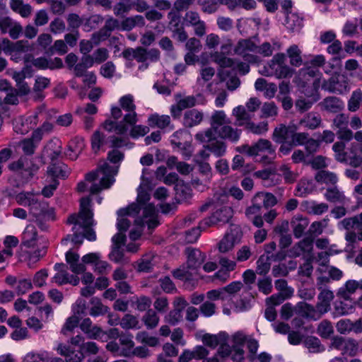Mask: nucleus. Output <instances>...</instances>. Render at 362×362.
Segmentation results:
<instances>
[{"label":"nucleus","instance_id":"41","mask_svg":"<svg viewBox=\"0 0 362 362\" xmlns=\"http://www.w3.org/2000/svg\"><path fill=\"white\" fill-rule=\"evenodd\" d=\"M222 334L218 335L210 334L208 333L199 332L197 334V339L202 341L205 345L210 347H216L220 342L219 339Z\"/></svg>","mask_w":362,"mask_h":362},{"label":"nucleus","instance_id":"34","mask_svg":"<svg viewBox=\"0 0 362 362\" xmlns=\"http://www.w3.org/2000/svg\"><path fill=\"white\" fill-rule=\"evenodd\" d=\"M333 298L334 293L332 291L327 289L322 291L319 295L320 303L317 305L318 310L322 313H327L329 309L330 303Z\"/></svg>","mask_w":362,"mask_h":362},{"label":"nucleus","instance_id":"39","mask_svg":"<svg viewBox=\"0 0 362 362\" xmlns=\"http://www.w3.org/2000/svg\"><path fill=\"white\" fill-rule=\"evenodd\" d=\"M37 240V230L34 226L28 225L23 233V243L28 247H33Z\"/></svg>","mask_w":362,"mask_h":362},{"label":"nucleus","instance_id":"6","mask_svg":"<svg viewBox=\"0 0 362 362\" xmlns=\"http://www.w3.org/2000/svg\"><path fill=\"white\" fill-rule=\"evenodd\" d=\"M93 212L90 209V199L89 197H83L80 201V211L78 215H71L68 222L74 224V235L71 241L75 244H81L83 238L89 241H95L96 235L94 230L89 228L93 225Z\"/></svg>","mask_w":362,"mask_h":362},{"label":"nucleus","instance_id":"22","mask_svg":"<svg viewBox=\"0 0 362 362\" xmlns=\"http://www.w3.org/2000/svg\"><path fill=\"white\" fill-rule=\"evenodd\" d=\"M358 289L362 290V279L359 281L350 279L345 282L343 286L339 288L337 296L344 300H351V296Z\"/></svg>","mask_w":362,"mask_h":362},{"label":"nucleus","instance_id":"55","mask_svg":"<svg viewBox=\"0 0 362 362\" xmlns=\"http://www.w3.org/2000/svg\"><path fill=\"white\" fill-rule=\"evenodd\" d=\"M294 234L299 238L302 235L303 231L308 226V221L306 218H296L292 221Z\"/></svg>","mask_w":362,"mask_h":362},{"label":"nucleus","instance_id":"53","mask_svg":"<svg viewBox=\"0 0 362 362\" xmlns=\"http://www.w3.org/2000/svg\"><path fill=\"white\" fill-rule=\"evenodd\" d=\"M246 129L250 132L256 134H263L268 130V124L266 122H262L258 124H255L250 120L245 125Z\"/></svg>","mask_w":362,"mask_h":362},{"label":"nucleus","instance_id":"63","mask_svg":"<svg viewBox=\"0 0 362 362\" xmlns=\"http://www.w3.org/2000/svg\"><path fill=\"white\" fill-rule=\"evenodd\" d=\"M80 317L72 313L71 316L67 318L62 328V332L66 334L68 332L72 331L76 327L79 322Z\"/></svg>","mask_w":362,"mask_h":362},{"label":"nucleus","instance_id":"47","mask_svg":"<svg viewBox=\"0 0 362 362\" xmlns=\"http://www.w3.org/2000/svg\"><path fill=\"white\" fill-rule=\"evenodd\" d=\"M254 202L261 205V202H263V205L265 207L272 206L276 204V199L275 197L269 193H257L254 197Z\"/></svg>","mask_w":362,"mask_h":362},{"label":"nucleus","instance_id":"32","mask_svg":"<svg viewBox=\"0 0 362 362\" xmlns=\"http://www.w3.org/2000/svg\"><path fill=\"white\" fill-rule=\"evenodd\" d=\"M257 46L255 42L251 40H244L238 42L235 48V52L238 54L243 55V57H247V60L251 62L249 52H255Z\"/></svg>","mask_w":362,"mask_h":362},{"label":"nucleus","instance_id":"1","mask_svg":"<svg viewBox=\"0 0 362 362\" xmlns=\"http://www.w3.org/2000/svg\"><path fill=\"white\" fill-rule=\"evenodd\" d=\"M151 173L144 168L137 189L136 203L117 211V226L119 233L130 228L131 243L126 245V251L130 253L136 252L139 248V244L136 241L141 236L144 224L146 223L148 228H153L158 225L155 207L151 204L146 203L150 199L148 191L151 188Z\"/></svg>","mask_w":362,"mask_h":362},{"label":"nucleus","instance_id":"9","mask_svg":"<svg viewBox=\"0 0 362 362\" xmlns=\"http://www.w3.org/2000/svg\"><path fill=\"white\" fill-rule=\"evenodd\" d=\"M285 62L286 55L284 54H276L267 65L259 69V72L262 75L274 76L278 78L291 77L293 71L285 64Z\"/></svg>","mask_w":362,"mask_h":362},{"label":"nucleus","instance_id":"45","mask_svg":"<svg viewBox=\"0 0 362 362\" xmlns=\"http://www.w3.org/2000/svg\"><path fill=\"white\" fill-rule=\"evenodd\" d=\"M47 173L52 178H64L68 176L69 170L65 165H53L49 168Z\"/></svg>","mask_w":362,"mask_h":362},{"label":"nucleus","instance_id":"23","mask_svg":"<svg viewBox=\"0 0 362 362\" xmlns=\"http://www.w3.org/2000/svg\"><path fill=\"white\" fill-rule=\"evenodd\" d=\"M205 45L209 49H215L220 45L221 54L216 52L220 57H223V54L229 52L231 49L230 42L228 41L226 43L221 44L219 37L214 33L209 34L206 36Z\"/></svg>","mask_w":362,"mask_h":362},{"label":"nucleus","instance_id":"33","mask_svg":"<svg viewBox=\"0 0 362 362\" xmlns=\"http://www.w3.org/2000/svg\"><path fill=\"white\" fill-rule=\"evenodd\" d=\"M356 303L351 299L349 300L337 302L334 305V315L341 316L352 313L355 309Z\"/></svg>","mask_w":362,"mask_h":362},{"label":"nucleus","instance_id":"4","mask_svg":"<svg viewBox=\"0 0 362 362\" xmlns=\"http://www.w3.org/2000/svg\"><path fill=\"white\" fill-rule=\"evenodd\" d=\"M79 255L73 251H68L66 253V261L69 267V269L74 274H70L65 269V265L63 264H56L54 269L57 273L54 276V281L62 285L70 284L76 286L79 284L80 279L77 276L80 273L86 271V265H91L93 269L97 265L98 262L102 258L100 252H90L83 255L81 258V262H79Z\"/></svg>","mask_w":362,"mask_h":362},{"label":"nucleus","instance_id":"10","mask_svg":"<svg viewBox=\"0 0 362 362\" xmlns=\"http://www.w3.org/2000/svg\"><path fill=\"white\" fill-rule=\"evenodd\" d=\"M296 130L297 127L294 124H290L288 127L280 125L274 129L273 139L279 141L290 139L293 146L305 145L308 139V134L297 133Z\"/></svg>","mask_w":362,"mask_h":362},{"label":"nucleus","instance_id":"46","mask_svg":"<svg viewBox=\"0 0 362 362\" xmlns=\"http://www.w3.org/2000/svg\"><path fill=\"white\" fill-rule=\"evenodd\" d=\"M35 217H42L47 221L54 219V210L53 208L49 207L47 202H42L38 207V214L34 215Z\"/></svg>","mask_w":362,"mask_h":362},{"label":"nucleus","instance_id":"59","mask_svg":"<svg viewBox=\"0 0 362 362\" xmlns=\"http://www.w3.org/2000/svg\"><path fill=\"white\" fill-rule=\"evenodd\" d=\"M257 273L260 275L267 274L271 264L267 256H261L257 262Z\"/></svg>","mask_w":362,"mask_h":362},{"label":"nucleus","instance_id":"12","mask_svg":"<svg viewBox=\"0 0 362 362\" xmlns=\"http://www.w3.org/2000/svg\"><path fill=\"white\" fill-rule=\"evenodd\" d=\"M170 141L172 144L182 151L185 156L189 157L192 155L193 152V148L191 144L192 136L188 132L185 130L176 132L171 136Z\"/></svg>","mask_w":362,"mask_h":362},{"label":"nucleus","instance_id":"3","mask_svg":"<svg viewBox=\"0 0 362 362\" xmlns=\"http://www.w3.org/2000/svg\"><path fill=\"white\" fill-rule=\"evenodd\" d=\"M118 102L121 107L117 105L110 106V119H106L101 124V128L109 132L123 134L127 132L129 125L137 122V114L132 95H124L119 98Z\"/></svg>","mask_w":362,"mask_h":362},{"label":"nucleus","instance_id":"26","mask_svg":"<svg viewBox=\"0 0 362 362\" xmlns=\"http://www.w3.org/2000/svg\"><path fill=\"white\" fill-rule=\"evenodd\" d=\"M346 124L347 118L344 115H337L334 120V125L339 129V139L349 141L352 138V132L347 129Z\"/></svg>","mask_w":362,"mask_h":362},{"label":"nucleus","instance_id":"48","mask_svg":"<svg viewBox=\"0 0 362 362\" xmlns=\"http://www.w3.org/2000/svg\"><path fill=\"white\" fill-rule=\"evenodd\" d=\"M286 27L291 31H298L302 27V21L294 13H289L286 16Z\"/></svg>","mask_w":362,"mask_h":362},{"label":"nucleus","instance_id":"24","mask_svg":"<svg viewBox=\"0 0 362 362\" xmlns=\"http://www.w3.org/2000/svg\"><path fill=\"white\" fill-rule=\"evenodd\" d=\"M36 125L37 117L35 115L27 118L19 117L16 119L13 122L14 130L22 134L28 133L30 129H33Z\"/></svg>","mask_w":362,"mask_h":362},{"label":"nucleus","instance_id":"58","mask_svg":"<svg viewBox=\"0 0 362 362\" xmlns=\"http://www.w3.org/2000/svg\"><path fill=\"white\" fill-rule=\"evenodd\" d=\"M119 341L122 346V353L124 355H129L132 353L134 343L132 338L130 336H122L119 338Z\"/></svg>","mask_w":362,"mask_h":362},{"label":"nucleus","instance_id":"42","mask_svg":"<svg viewBox=\"0 0 362 362\" xmlns=\"http://www.w3.org/2000/svg\"><path fill=\"white\" fill-rule=\"evenodd\" d=\"M287 55L290 59V64L294 66H299L302 63L301 51L296 45L289 47L286 50Z\"/></svg>","mask_w":362,"mask_h":362},{"label":"nucleus","instance_id":"40","mask_svg":"<svg viewBox=\"0 0 362 362\" xmlns=\"http://www.w3.org/2000/svg\"><path fill=\"white\" fill-rule=\"evenodd\" d=\"M175 304L176 306V310L170 313V314L166 317V321L173 325L175 324L181 318L180 312L177 310L184 308L187 303L183 298H178L175 300Z\"/></svg>","mask_w":362,"mask_h":362},{"label":"nucleus","instance_id":"16","mask_svg":"<svg viewBox=\"0 0 362 362\" xmlns=\"http://www.w3.org/2000/svg\"><path fill=\"white\" fill-rule=\"evenodd\" d=\"M322 87L329 92L345 93L350 89L349 81L344 75L333 76L329 81H323Z\"/></svg>","mask_w":362,"mask_h":362},{"label":"nucleus","instance_id":"30","mask_svg":"<svg viewBox=\"0 0 362 362\" xmlns=\"http://www.w3.org/2000/svg\"><path fill=\"white\" fill-rule=\"evenodd\" d=\"M81 329L88 334L90 338H102L105 334L96 326L92 325V322L89 318H85L80 324Z\"/></svg>","mask_w":362,"mask_h":362},{"label":"nucleus","instance_id":"38","mask_svg":"<svg viewBox=\"0 0 362 362\" xmlns=\"http://www.w3.org/2000/svg\"><path fill=\"white\" fill-rule=\"evenodd\" d=\"M324 108L332 112H337L343 109L344 104L339 98L329 97L324 100L322 103Z\"/></svg>","mask_w":362,"mask_h":362},{"label":"nucleus","instance_id":"28","mask_svg":"<svg viewBox=\"0 0 362 362\" xmlns=\"http://www.w3.org/2000/svg\"><path fill=\"white\" fill-rule=\"evenodd\" d=\"M255 89L264 92L266 98H272L276 92V86L272 83H267L264 78H258L255 83Z\"/></svg>","mask_w":362,"mask_h":362},{"label":"nucleus","instance_id":"56","mask_svg":"<svg viewBox=\"0 0 362 362\" xmlns=\"http://www.w3.org/2000/svg\"><path fill=\"white\" fill-rule=\"evenodd\" d=\"M320 122L321 120L318 115L310 113L300 120V124H304L309 129H315L320 125Z\"/></svg>","mask_w":362,"mask_h":362},{"label":"nucleus","instance_id":"13","mask_svg":"<svg viewBox=\"0 0 362 362\" xmlns=\"http://www.w3.org/2000/svg\"><path fill=\"white\" fill-rule=\"evenodd\" d=\"M125 237L121 233L115 234L112 238V250L109 254L110 260L116 262L121 263L128 260V257L124 253L123 245L124 244Z\"/></svg>","mask_w":362,"mask_h":362},{"label":"nucleus","instance_id":"43","mask_svg":"<svg viewBox=\"0 0 362 362\" xmlns=\"http://www.w3.org/2000/svg\"><path fill=\"white\" fill-rule=\"evenodd\" d=\"M148 121L149 126L163 129L170 124V119L168 115H153Z\"/></svg>","mask_w":362,"mask_h":362},{"label":"nucleus","instance_id":"27","mask_svg":"<svg viewBox=\"0 0 362 362\" xmlns=\"http://www.w3.org/2000/svg\"><path fill=\"white\" fill-rule=\"evenodd\" d=\"M332 346L342 350L344 353L349 355L355 354L357 350V344L354 340H345L341 337L334 338L332 342Z\"/></svg>","mask_w":362,"mask_h":362},{"label":"nucleus","instance_id":"62","mask_svg":"<svg viewBox=\"0 0 362 362\" xmlns=\"http://www.w3.org/2000/svg\"><path fill=\"white\" fill-rule=\"evenodd\" d=\"M144 24V19L140 16H136L134 18H129L125 19L122 24L123 30H131L136 25H141Z\"/></svg>","mask_w":362,"mask_h":362},{"label":"nucleus","instance_id":"20","mask_svg":"<svg viewBox=\"0 0 362 362\" xmlns=\"http://www.w3.org/2000/svg\"><path fill=\"white\" fill-rule=\"evenodd\" d=\"M206 54H203L201 56L200 63L202 64V67L199 71V76L197 78V83L201 86H204L206 84V90L209 92L211 90V83L209 82L212 79L215 74V69L211 66L204 64V60Z\"/></svg>","mask_w":362,"mask_h":362},{"label":"nucleus","instance_id":"7","mask_svg":"<svg viewBox=\"0 0 362 362\" xmlns=\"http://www.w3.org/2000/svg\"><path fill=\"white\" fill-rule=\"evenodd\" d=\"M228 344H221L218 349V354L223 357H230L234 362H244L245 351L243 347L246 344L249 350L248 358L252 362H256V352L259 344L257 340L247 338L242 332L233 334Z\"/></svg>","mask_w":362,"mask_h":362},{"label":"nucleus","instance_id":"15","mask_svg":"<svg viewBox=\"0 0 362 362\" xmlns=\"http://www.w3.org/2000/svg\"><path fill=\"white\" fill-rule=\"evenodd\" d=\"M241 238L242 233L240 228L238 226H233L219 243V251L225 253L231 250L235 245L240 242Z\"/></svg>","mask_w":362,"mask_h":362},{"label":"nucleus","instance_id":"60","mask_svg":"<svg viewBox=\"0 0 362 362\" xmlns=\"http://www.w3.org/2000/svg\"><path fill=\"white\" fill-rule=\"evenodd\" d=\"M263 117H272L277 115V107L272 102L265 103L261 108Z\"/></svg>","mask_w":362,"mask_h":362},{"label":"nucleus","instance_id":"57","mask_svg":"<svg viewBox=\"0 0 362 362\" xmlns=\"http://www.w3.org/2000/svg\"><path fill=\"white\" fill-rule=\"evenodd\" d=\"M170 25L175 39L181 42L185 41L187 39V35L182 28L177 27V21L176 19H172Z\"/></svg>","mask_w":362,"mask_h":362},{"label":"nucleus","instance_id":"64","mask_svg":"<svg viewBox=\"0 0 362 362\" xmlns=\"http://www.w3.org/2000/svg\"><path fill=\"white\" fill-rule=\"evenodd\" d=\"M210 151L216 156H223L226 150V144L221 141H215L209 146Z\"/></svg>","mask_w":362,"mask_h":362},{"label":"nucleus","instance_id":"50","mask_svg":"<svg viewBox=\"0 0 362 362\" xmlns=\"http://www.w3.org/2000/svg\"><path fill=\"white\" fill-rule=\"evenodd\" d=\"M90 305L91 308L90 310V314L93 317L103 315L107 311V308L103 305L98 298H92L90 300Z\"/></svg>","mask_w":362,"mask_h":362},{"label":"nucleus","instance_id":"35","mask_svg":"<svg viewBox=\"0 0 362 362\" xmlns=\"http://www.w3.org/2000/svg\"><path fill=\"white\" fill-rule=\"evenodd\" d=\"M203 118L202 112L193 109L185 113L183 123L186 127H192L199 124Z\"/></svg>","mask_w":362,"mask_h":362},{"label":"nucleus","instance_id":"37","mask_svg":"<svg viewBox=\"0 0 362 362\" xmlns=\"http://www.w3.org/2000/svg\"><path fill=\"white\" fill-rule=\"evenodd\" d=\"M232 115L235 117L238 126H244L250 121V117L246 109L243 105H238L232 110Z\"/></svg>","mask_w":362,"mask_h":362},{"label":"nucleus","instance_id":"18","mask_svg":"<svg viewBox=\"0 0 362 362\" xmlns=\"http://www.w3.org/2000/svg\"><path fill=\"white\" fill-rule=\"evenodd\" d=\"M325 59L322 55H317L314 57L310 62L312 67H308L306 69L301 70L300 71V76H305V75H308L309 78H312L313 79V83L315 91H316L320 86V81L317 77L320 73L316 69L322 66L325 64Z\"/></svg>","mask_w":362,"mask_h":362},{"label":"nucleus","instance_id":"21","mask_svg":"<svg viewBox=\"0 0 362 362\" xmlns=\"http://www.w3.org/2000/svg\"><path fill=\"white\" fill-rule=\"evenodd\" d=\"M211 58L222 67H232L233 70H235L242 74H245L249 72L250 68L246 64H238L233 62L229 58L220 57L217 53L211 54Z\"/></svg>","mask_w":362,"mask_h":362},{"label":"nucleus","instance_id":"31","mask_svg":"<svg viewBox=\"0 0 362 362\" xmlns=\"http://www.w3.org/2000/svg\"><path fill=\"white\" fill-rule=\"evenodd\" d=\"M196 105L195 98L192 96H187L181 98L177 101L176 105L171 107V114L174 117H179L181 111L185 108L192 107Z\"/></svg>","mask_w":362,"mask_h":362},{"label":"nucleus","instance_id":"44","mask_svg":"<svg viewBox=\"0 0 362 362\" xmlns=\"http://www.w3.org/2000/svg\"><path fill=\"white\" fill-rule=\"evenodd\" d=\"M11 7L16 13H18L22 17H27L31 13V8L28 4L23 3L22 0H11Z\"/></svg>","mask_w":362,"mask_h":362},{"label":"nucleus","instance_id":"25","mask_svg":"<svg viewBox=\"0 0 362 362\" xmlns=\"http://www.w3.org/2000/svg\"><path fill=\"white\" fill-rule=\"evenodd\" d=\"M344 144L343 142H337L333 146V150L336 153V158L339 161H349V164L354 167L359 166L362 163V158L360 156H349L346 158L345 155L342 153L344 149Z\"/></svg>","mask_w":362,"mask_h":362},{"label":"nucleus","instance_id":"17","mask_svg":"<svg viewBox=\"0 0 362 362\" xmlns=\"http://www.w3.org/2000/svg\"><path fill=\"white\" fill-rule=\"evenodd\" d=\"M238 151L242 153H247L250 156H264L267 154H272L274 152V150L272 148L271 143L264 139H260L251 147L248 146H243L238 148Z\"/></svg>","mask_w":362,"mask_h":362},{"label":"nucleus","instance_id":"11","mask_svg":"<svg viewBox=\"0 0 362 362\" xmlns=\"http://www.w3.org/2000/svg\"><path fill=\"white\" fill-rule=\"evenodd\" d=\"M233 214V209L230 206H220L216 210L211 217L203 220L199 223V227L202 229H205L207 227H210L216 224L228 223L232 218Z\"/></svg>","mask_w":362,"mask_h":362},{"label":"nucleus","instance_id":"5","mask_svg":"<svg viewBox=\"0 0 362 362\" xmlns=\"http://www.w3.org/2000/svg\"><path fill=\"white\" fill-rule=\"evenodd\" d=\"M230 120L223 110H216L211 119V127L204 132L197 133L196 139L202 143L211 142L219 137L235 142L240 139V130L233 128Z\"/></svg>","mask_w":362,"mask_h":362},{"label":"nucleus","instance_id":"54","mask_svg":"<svg viewBox=\"0 0 362 362\" xmlns=\"http://www.w3.org/2000/svg\"><path fill=\"white\" fill-rule=\"evenodd\" d=\"M315 179L319 182L326 184H334L337 181L336 175L328 171H320L317 173Z\"/></svg>","mask_w":362,"mask_h":362},{"label":"nucleus","instance_id":"61","mask_svg":"<svg viewBox=\"0 0 362 362\" xmlns=\"http://www.w3.org/2000/svg\"><path fill=\"white\" fill-rule=\"evenodd\" d=\"M94 62L95 58H93L89 55L84 54L81 59V63L77 64L75 68L77 75H81L83 69L91 67Z\"/></svg>","mask_w":362,"mask_h":362},{"label":"nucleus","instance_id":"51","mask_svg":"<svg viewBox=\"0 0 362 362\" xmlns=\"http://www.w3.org/2000/svg\"><path fill=\"white\" fill-rule=\"evenodd\" d=\"M362 225L361 223V218L356 216L351 218H345L339 223L340 229L351 230V229H358L359 226Z\"/></svg>","mask_w":362,"mask_h":362},{"label":"nucleus","instance_id":"36","mask_svg":"<svg viewBox=\"0 0 362 362\" xmlns=\"http://www.w3.org/2000/svg\"><path fill=\"white\" fill-rule=\"evenodd\" d=\"M58 352L61 355L66 357L67 362H81L83 358V354L81 351H78L76 354L71 351L69 346L65 345H59Z\"/></svg>","mask_w":362,"mask_h":362},{"label":"nucleus","instance_id":"29","mask_svg":"<svg viewBox=\"0 0 362 362\" xmlns=\"http://www.w3.org/2000/svg\"><path fill=\"white\" fill-rule=\"evenodd\" d=\"M84 140L82 138L76 137L72 139L68 146L66 156L71 160H75L78 158L80 153L84 148Z\"/></svg>","mask_w":362,"mask_h":362},{"label":"nucleus","instance_id":"2","mask_svg":"<svg viewBox=\"0 0 362 362\" xmlns=\"http://www.w3.org/2000/svg\"><path fill=\"white\" fill-rule=\"evenodd\" d=\"M123 158L124 156L119 151H110L107 160L100 162L95 172L87 174L85 180L78 184V191H89L91 194H95L110 188L115 182V177Z\"/></svg>","mask_w":362,"mask_h":362},{"label":"nucleus","instance_id":"49","mask_svg":"<svg viewBox=\"0 0 362 362\" xmlns=\"http://www.w3.org/2000/svg\"><path fill=\"white\" fill-rule=\"evenodd\" d=\"M361 101V90L359 89L354 90L348 102V109L351 112H356L359 109Z\"/></svg>","mask_w":362,"mask_h":362},{"label":"nucleus","instance_id":"19","mask_svg":"<svg viewBox=\"0 0 362 362\" xmlns=\"http://www.w3.org/2000/svg\"><path fill=\"white\" fill-rule=\"evenodd\" d=\"M52 126L49 124H44L42 129H38L33 133L30 139H24L21 146L23 152L26 154L33 153L36 146L42 138V130L49 131Z\"/></svg>","mask_w":362,"mask_h":362},{"label":"nucleus","instance_id":"52","mask_svg":"<svg viewBox=\"0 0 362 362\" xmlns=\"http://www.w3.org/2000/svg\"><path fill=\"white\" fill-rule=\"evenodd\" d=\"M21 48V44L12 45L8 40H3L0 42V53L3 51L5 54L11 56V59H16L14 52Z\"/></svg>","mask_w":362,"mask_h":362},{"label":"nucleus","instance_id":"14","mask_svg":"<svg viewBox=\"0 0 362 362\" xmlns=\"http://www.w3.org/2000/svg\"><path fill=\"white\" fill-rule=\"evenodd\" d=\"M40 196L30 192H21L15 196L17 203L24 206H28L33 215L38 214V207L41 204Z\"/></svg>","mask_w":362,"mask_h":362},{"label":"nucleus","instance_id":"8","mask_svg":"<svg viewBox=\"0 0 362 362\" xmlns=\"http://www.w3.org/2000/svg\"><path fill=\"white\" fill-rule=\"evenodd\" d=\"M205 255L198 250L188 251L187 269L185 267L180 268L173 272L175 278L189 281L193 279L197 274V269L204 262Z\"/></svg>","mask_w":362,"mask_h":362}]
</instances>
